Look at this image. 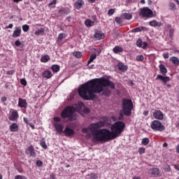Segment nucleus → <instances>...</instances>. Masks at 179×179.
<instances>
[{
  "instance_id": "1",
  "label": "nucleus",
  "mask_w": 179,
  "mask_h": 179,
  "mask_svg": "<svg viewBox=\"0 0 179 179\" xmlns=\"http://www.w3.org/2000/svg\"><path fill=\"white\" fill-rule=\"evenodd\" d=\"M106 86L113 90L115 89V84L108 79H92L78 88V94L84 100H93L94 93H101V92L103 96H110L111 90L106 88Z\"/></svg>"
},
{
  "instance_id": "2",
  "label": "nucleus",
  "mask_w": 179,
  "mask_h": 179,
  "mask_svg": "<svg viewBox=\"0 0 179 179\" xmlns=\"http://www.w3.org/2000/svg\"><path fill=\"white\" fill-rule=\"evenodd\" d=\"M85 108V103L83 102H78L77 105L66 106L61 113L62 118H68L69 121H75L76 118L73 115L76 111L80 113Z\"/></svg>"
},
{
  "instance_id": "3",
  "label": "nucleus",
  "mask_w": 179,
  "mask_h": 179,
  "mask_svg": "<svg viewBox=\"0 0 179 179\" xmlns=\"http://www.w3.org/2000/svg\"><path fill=\"white\" fill-rule=\"evenodd\" d=\"M122 106V110H120L118 118L120 121L124 120V115H126L127 117H131V115H132L134 103H132V100L131 99H123Z\"/></svg>"
},
{
  "instance_id": "4",
  "label": "nucleus",
  "mask_w": 179,
  "mask_h": 179,
  "mask_svg": "<svg viewBox=\"0 0 179 179\" xmlns=\"http://www.w3.org/2000/svg\"><path fill=\"white\" fill-rule=\"evenodd\" d=\"M94 141L97 142H108V141H113L115 139V136H113V132L107 129H99L94 134Z\"/></svg>"
},
{
  "instance_id": "5",
  "label": "nucleus",
  "mask_w": 179,
  "mask_h": 179,
  "mask_svg": "<svg viewBox=\"0 0 179 179\" xmlns=\"http://www.w3.org/2000/svg\"><path fill=\"white\" fill-rule=\"evenodd\" d=\"M124 128H125V123L122 122H116L113 124L111 127V132L113 136H115V139L122 134Z\"/></svg>"
},
{
  "instance_id": "6",
  "label": "nucleus",
  "mask_w": 179,
  "mask_h": 179,
  "mask_svg": "<svg viewBox=\"0 0 179 179\" xmlns=\"http://www.w3.org/2000/svg\"><path fill=\"white\" fill-rule=\"evenodd\" d=\"M106 125V123L104 122H99L96 123L91 124L88 127V129H90V132H91L94 139V135L97 133V131L100 129L102 127H104Z\"/></svg>"
},
{
  "instance_id": "7",
  "label": "nucleus",
  "mask_w": 179,
  "mask_h": 179,
  "mask_svg": "<svg viewBox=\"0 0 179 179\" xmlns=\"http://www.w3.org/2000/svg\"><path fill=\"white\" fill-rule=\"evenodd\" d=\"M150 127L153 131H158L159 132H163V131H166V127H164V125H163L159 120L152 121Z\"/></svg>"
},
{
  "instance_id": "8",
  "label": "nucleus",
  "mask_w": 179,
  "mask_h": 179,
  "mask_svg": "<svg viewBox=\"0 0 179 179\" xmlns=\"http://www.w3.org/2000/svg\"><path fill=\"white\" fill-rule=\"evenodd\" d=\"M140 16L148 18L153 17V11L148 7H143L140 9Z\"/></svg>"
},
{
  "instance_id": "9",
  "label": "nucleus",
  "mask_w": 179,
  "mask_h": 179,
  "mask_svg": "<svg viewBox=\"0 0 179 179\" xmlns=\"http://www.w3.org/2000/svg\"><path fill=\"white\" fill-rule=\"evenodd\" d=\"M152 115L156 120H163V113L160 110H153Z\"/></svg>"
},
{
  "instance_id": "10",
  "label": "nucleus",
  "mask_w": 179,
  "mask_h": 179,
  "mask_svg": "<svg viewBox=\"0 0 179 179\" xmlns=\"http://www.w3.org/2000/svg\"><path fill=\"white\" fill-rule=\"evenodd\" d=\"M161 80V82H163L164 85H166L167 82H170V77L169 76H163L160 74H158L156 80Z\"/></svg>"
},
{
  "instance_id": "11",
  "label": "nucleus",
  "mask_w": 179,
  "mask_h": 179,
  "mask_svg": "<svg viewBox=\"0 0 179 179\" xmlns=\"http://www.w3.org/2000/svg\"><path fill=\"white\" fill-rule=\"evenodd\" d=\"M94 37V38H96V40H103V38H104L106 36L101 31H99L98 30H96L95 31Z\"/></svg>"
},
{
  "instance_id": "12",
  "label": "nucleus",
  "mask_w": 179,
  "mask_h": 179,
  "mask_svg": "<svg viewBox=\"0 0 179 179\" xmlns=\"http://www.w3.org/2000/svg\"><path fill=\"white\" fill-rule=\"evenodd\" d=\"M55 128L56 131L58 132V134H62L64 131V125L62 124L59 123H55Z\"/></svg>"
},
{
  "instance_id": "13",
  "label": "nucleus",
  "mask_w": 179,
  "mask_h": 179,
  "mask_svg": "<svg viewBox=\"0 0 179 179\" xmlns=\"http://www.w3.org/2000/svg\"><path fill=\"white\" fill-rule=\"evenodd\" d=\"M19 107H21V108H26L27 107V101L26 99H23L22 98L19 99L18 102Z\"/></svg>"
},
{
  "instance_id": "14",
  "label": "nucleus",
  "mask_w": 179,
  "mask_h": 179,
  "mask_svg": "<svg viewBox=\"0 0 179 179\" xmlns=\"http://www.w3.org/2000/svg\"><path fill=\"white\" fill-rule=\"evenodd\" d=\"M64 134L66 135V136H72V135L75 134V132L73 131V129L66 127L64 131Z\"/></svg>"
},
{
  "instance_id": "15",
  "label": "nucleus",
  "mask_w": 179,
  "mask_h": 179,
  "mask_svg": "<svg viewBox=\"0 0 179 179\" xmlns=\"http://www.w3.org/2000/svg\"><path fill=\"white\" fill-rule=\"evenodd\" d=\"M27 155H30L33 157H36V152H34V148L32 145L28 147V149L26 150Z\"/></svg>"
},
{
  "instance_id": "16",
  "label": "nucleus",
  "mask_w": 179,
  "mask_h": 179,
  "mask_svg": "<svg viewBox=\"0 0 179 179\" xmlns=\"http://www.w3.org/2000/svg\"><path fill=\"white\" fill-rule=\"evenodd\" d=\"M153 177H160V170L158 168H154L150 170Z\"/></svg>"
},
{
  "instance_id": "17",
  "label": "nucleus",
  "mask_w": 179,
  "mask_h": 179,
  "mask_svg": "<svg viewBox=\"0 0 179 179\" xmlns=\"http://www.w3.org/2000/svg\"><path fill=\"white\" fill-rule=\"evenodd\" d=\"M85 5V2H83V0H77L74 4V6L76 9H80L82 6Z\"/></svg>"
},
{
  "instance_id": "18",
  "label": "nucleus",
  "mask_w": 179,
  "mask_h": 179,
  "mask_svg": "<svg viewBox=\"0 0 179 179\" xmlns=\"http://www.w3.org/2000/svg\"><path fill=\"white\" fill-rule=\"evenodd\" d=\"M20 34H22V29L20 27H17L13 31V37L14 38L20 37Z\"/></svg>"
},
{
  "instance_id": "19",
  "label": "nucleus",
  "mask_w": 179,
  "mask_h": 179,
  "mask_svg": "<svg viewBox=\"0 0 179 179\" xmlns=\"http://www.w3.org/2000/svg\"><path fill=\"white\" fill-rule=\"evenodd\" d=\"M19 115L17 114V113L16 111H13L8 118L10 121H16Z\"/></svg>"
},
{
  "instance_id": "20",
  "label": "nucleus",
  "mask_w": 179,
  "mask_h": 179,
  "mask_svg": "<svg viewBox=\"0 0 179 179\" xmlns=\"http://www.w3.org/2000/svg\"><path fill=\"white\" fill-rule=\"evenodd\" d=\"M117 68L122 72H127L128 71V67L121 62L117 64Z\"/></svg>"
},
{
  "instance_id": "21",
  "label": "nucleus",
  "mask_w": 179,
  "mask_h": 179,
  "mask_svg": "<svg viewBox=\"0 0 179 179\" xmlns=\"http://www.w3.org/2000/svg\"><path fill=\"white\" fill-rule=\"evenodd\" d=\"M150 26L152 27H160L162 26V23L159 22L156 20H152L149 22Z\"/></svg>"
},
{
  "instance_id": "22",
  "label": "nucleus",
  "mask_w": 179,
  "mask_h": 179,
  "mask_svg": "<svg viewBox=\"0 0 179 179\" xmlns=\"http://www.w3.org/2000/svg\"><path fill=\"white\" fill-rule=\"evenodd\" d=\"M159 68L162 75L166 76L167 73V68H166V66H164V64H160Z\"/></svg>"
},
{
  "instance_id": "23",
  "label": "nucleus",
  "mask_w": 179,
  "mask_h": 179,
  "mask_svg": "<svg viewBox=\"0 0 179 179\" xmlns=\"http://www.w3.org/2000/svg\"><path fill=\"white\" fill-rule=\"evenodd\" d=\"M43 77L46 78V79H50L52 77V73L51 71L47 70L43 73Z\"/></svg>"
},
{
  "instance_id": "24",
  "label": "nucleus",
  "mask_w": 179,
  "mask_h": 179,
  "mask_svg": "<svg viewBox=\"0 0 179 179\" xmlns=\"http://www.w3.org/2000/svg\"><path fill=\"white\" fill-rule=\"evenodd\" d=\"M19 126H17V124L16 123H13L10 126V130L11 131V132H17Z\"/></svg>"
},
{
  "instance_id": "25",
  "label": "nucleus",
  "mask_w": 179,
  "mask_h": 179,
  "mask_svg": "<svg viewBox=\"0 0 179 179\" xmlns=\"http://www.w3.org/2000/svg\"><path fill=\"white\" fill-rule=\"evenodd\" d=\"M96 58H97V55L96 54H92L90 57V59L88 60L87 65H90V64H92V62H93V61H94V59H96Z\"/></svg>"
},
{
  "instance_id": "26",
  "label": "nucleus",
  "mask_w": 179,
  "mask_h": 179,
  "mask_svg": "<svg viewBox=\"0 0 179 179\" xmlns=\"http://www.w3.org/2000/svg\"><path fill=\"white\" fill-rule=\"evenodd\" d=\"M122 17H124L127 20H131L132 19V15L131 13H124L122 15Z\"/></svg>"
},
{
  "instance_id": "27",
  "label": "nucleus",
  "mask_w": 179,
  "mask_h": 179,
  "mask_svg": "<svg viewBox=\"0 0 179 179\" xmlns=\"http://www.w3.org/2000/svg\"><path fill=\"white\" fill-rule=\"evenodd\" d=\"M113 52H115V54H118L119 52H122V48L120 47V46H115L113 49Z\"/></svg>"
},
{
  "instance_id": "28",
  "label": "nucleus",
  "mask_w": 179,
  "mask_h": 179,
  "mask_svg": "<svg viewBox=\"0 0 179 179\" xmlns=\"http://www.w3.org/2000/svg\"><path fill=\"white\" fill-rule=\"evenodd\" d=\"M171 62L174 64V65H179V59L177 57H172L171 58Z\"/></svg>"
},
{
  "instance_id": "29",
  "label": "nucleus",
  "mask_w": 179,
  "mask_h": 179,
  "mask_svg": "<svg viewBox=\"0 0 179 179\" xmlns=\"http://www.w3.org/2000/svg\"><path fill=\"white\" fill-rule=\"evenodd\" d=\"M85 26H87V27H92V26H93V24H94V22H93L90 20H86L85 22Z\"/></svg>"
},
{
  "instance_id": "30",
  "label": "nucleus",
  "mask_w": 179,
  "mask_h": 179,
  "mask_svg": "<svg viewBox=\"0 0 179 179\" xmlns=\"http://www.w3.org/2000/svg\"><path fill=\"white\" fill-rule=\"evenodd\" d=\"M51 69L53 72H59V66L57 65V64H54L52 66Z\"/></svg>"
},
{
  "instance_id": "31",
  "label": "nucleus",
  "mask_w": 179,
  "mask_h": 179,
  "mask_svg": "<svg viewBox=\"0 0 179 179\" xmlns=\"http://www.w3.org/2000/svg\"><path fill=\"white\" fill-rule=\"evenodd\" d=\"M41 62H48V61H50V56L48 55H45L43 56L41 59Z\"/></svg>"
},
{
  "instance_id": "32",
  "label": "nucleus",
  "mask_w": 179,
  "mask_h": 179,
  "mask_svg": "<svg viewBox=\"0 0 179 179\" xmlns=\"http://www.w3.org/2000/svg\"><path fill=\"white\" fill-rule=\"evenodd\" d=\"M164 170L166 173H170L171 172V167H170V165L166 164L165 165V166L164 167Z\"/></svg>"
},
{
  "instance_id": "33",
  "label": "nucleus",
  "mask_w": 179,
  "mask_h": 179,
  "mask_svg": "<svg viewBox=\"0 0 179 179\" xmlns=\"http://www.w3.org/2000/svg\"><path fill=\"white\" fill-rule=\"evenodd\" d=\"M73 55L76 58H82V53L80 52H73Z\"/></svg>"
},
{
  "instance_id": "34",
  "label": "nucleus",
  "mask_w": 179,
  "mask_h": 179,
  "mask_svg": "<svg viewBox=\"0 0 179 179\" xmlns=\"http://www.w3.org/2000/svg\"><path fill=\"white\" fill-rule=\"evenodd\" d=\"M150 141L148 138H144L142 139V145H143L144 146H146L147 145H148Z\"/></svg>"
},
{
  "instance_id": "35",
  "label": "nucleus",
  "mask_w": 179,
  "mask_h": 179,
  "mask_svg": "<svg viewBox=\"0 0 179 179\" xmlns=\"http://www.w3.org/2000/svg\"><path fill=\"white\" fill-rule=\"evenodd\" d=\"M40 145L43 149H47V144L45 143L44 138L41 141Z\"/></svg>"
},
{
  "instance_id": "36",
  "label": "nucleus",
  "mask_w": 179,
  "mask_h": 179,
  "mask_svg": "<svg viewBox=\"0 0 179 179\" xmlns=\"http://www.w3.org/2000/svg\"><path fill=\"white\" fill-rule=\"evenodd\" d=\"M169 9L170 10H176V3H169Z\"/></svg>"
},
{
  "instance_id": "37",
  "label": "nucleus",
  "mask_w": 179,
  "mask_h": 179,
  "mask_svg": "<svg viewBox=\"0 0 179 179\" xmlns=\"http://www.w3.org/2000/svg\"><path fill=\"white\" fill-rule=\"evenodd\" d=\"M45 31V29L44 28H41L37 30L36 34H44Z\"/></svg>"
},
{
  "instance_id": "38",
  "label": "nucleus",
  "mask_w": 179,
  "mask_h": 179,
  "mask_svg": "<svg viewBox=\"0 0 179 179\" xmlns=\"http://www.w3.org/2000/svg\"><path fill=\"white\" fill-rule=\"evenodd\" d=\"M29 29H30V27H29V25H27V24H24L23 26H22V30H23V31H29Z\"/></svg>"
},
{
  "instance_id": "39",
  "label": "nucleus",
  "mask_w": 179,
  "mask_h": 179,
  "mask_svg": "<svg viewBox=\"0 0 179 179\" xmlns=\"http://www.w3.org/2000/svg\"><path fill=\"white\" fill-rule=\"evenodd\" d=\"M65 38V36H64V34H59L57 38L58 41H62Z\"/></svg>"
},
{
  "instance_id": "40",
  "label": "nucleus",
  "mask_w": 179,
  "mask_h": 179,
  "mask_svg": "<svg viewBox=\"0 0 179 179\" xmlns=\"http://www.w3.org/2000/svg\"><path fill=\"white\" fill-rule=\"evenodd\" d=\"M143 41H142V39H138L137 41H136V45L137 47H139L140 48H141L142 47V45H143Z\"/></svg>"
},
{
  "instance_id": "41",
  "label": "nucleus",
  "mask_w": 179,
  "mask_h": 179,
  "mask_svg": "<svg viewBox=\"0 0 179 179\" xmlns=\"http://www.w3.org/2000/svg\"><path fill=\"white\" fill-rule=\"evenodd\" d=\"M115 21L116 22V23H117V24H121V23H122V20L120 17H117L115 19Z\"/></svg>"
},
{
  "instance_id": "42",
  "label": "nucleus",
  "mask_w": 179,
  "mask_h": 179,
  "mask_svg": "<svg viewBox=\"0 0 179 179\" xmlns=\"http://www.w3.org/2000/svg\"><path fill=\"white\" fill-rule=\"evenodd\" d=\"M21 85H23V86H26L27 85V81H26V79L22 78L20 80Z\"/></svg>"
},
{
  "instance_id": "43",
  "label": "nucleus",
  "mask_w": 179,
  "mask_h": 179,
  "mask_svg": "<svg viewBox=\"0 0 179 179\" xmlns=\"http://www.w3.org/2000/svg\"><path fill=\"white\" fill-rule=\"evenodd\" d=\"M138 32H141V27H137L131 30V33H138Z\"/></svg>"
},
{
  "instance_id": "44",
  "label": "nucleus",
  "mask_w": 179,
  "mask_h": 179,
  "mask_svg": "<svg viewBox=\"0 0 179 179\" xmlns=\"http://www.w3.org/2000/svg\"><path fill=\"white\" fill-rule=\"evenodd\" d=\"M15 179H27L25 176L17 175L15 176Z\"/></svg>"
},
{
  "instance_id": "45",
  "label": "nucleus",
  "mask_w": 179,
  "mask_h": 179,
  "mask_svg": "<svg viewBox=\"0 0 179 179\" xmlns=\"http://www.w3.org/2000/svg\"><path fill=\"white\" fill-rule=\"evenodd\" d=\"M90 177L91 179H97L99 178V177L97 176V174H94V173H91L90 175Z\"/></svg>"
},
{
  "instance_id": "46",
  "label": "nucleus",
  "mask_w": 179,
  "mask_h": 179,
  "mask_svg": "<svg viewBox=\"0 0 179 179\" xmlns=\"http://www.w3.org/2000/svg\"><path fill=\"white\" fill-rule=\"evenodd\" d=\"M83 113H85V114H89L90 113V109L88 108H83Z\"/></svg>"
},
{
  "instance_id": "47",
  "label": "nucleus",
  "mask_w": 179,
  "mask_h": 179,
  "mask_svg": "<svg viewBox=\"0 0 179 179\" xmlns=\"http://www.w3.org/2000/svg\"><path fill=\"white\" fill-rule=\"evenodd\" d=\"M55 5H57V0H52V1L48 4V6H55Z\"/></svg>"
},
{
  "instance_id": "48",
  "label": "nucleus",
  "mask_w": 179,
  "mask_h": 179,
  "mask_svg": "<svg viewBox=\"0 0 179 179\" xmlns=\"http://www.w3.org/2000/svg\"><path fill=\"white\" fill-rule=\"evenodd\" d=\"M145 148H140L138 149V152L140 155H143V153H145Z\"/></svg>"
},
{
  "instance_id": "49",
  "label": "nucleus",
  "mask_w": 179,
  "mask_h": 179,
  "mask_svg": "<svg viewBox=\"0 0 179 179\" xmlns=\"http://www.w3.org/2000/svg\"><path fill=\"white\" fill-rule=\"evenodd\" d=\"M115 12V10L114 9H110L108 10V15L109 16H113V15H114V13Z\"/></svg>"
},
{
  "instance_id": "50",
  "label": "nucleus",
  "mask_w": 179,
  "mask_h": 179,
  "mask_svg": "<svg viewBox=\"0 0 179 179\" xmlns=\"http://www.w3.org/2000/svg\"><path fill=\"white\" fill-rule=\"evenodd\" d=\"M89 131L90 132L89 127L82 129V132L84 134H87Z\"/></svg>"
},
{
  "instance_id": "51",
  "label": "nucleus",
  "mask_w": 179,
  "mask_h": 179,
  "mask_svg": "<svg viewBox=\"0 0 179 179\" xmlns=\"http://www.w3.org/2000/svg\"><path fill=\"white\" fill-rule=\"evenodd\" d=\"M143 59H144L143 55H138L136 57L137 61H143Z\"/></svg>"
},
{
  "instance_id": "52",
  "label": "nucleus",
  "mask_w": 179,
  "mask_h": 179,
  "mask_svg": "<svg viewBox=\"0 0 179 179\" xmlns=\"http://www.w3.org/2000/svg\"><path fill=\"white\" fill-rule=\"evenodd\" d=\"M15 45L16 47H20V45H22V42H20V41L17 40L15 42Z\"/></svg>"
},
{
  "instance_id": "53",
  "label": "nucleus",
  "mask_w": 179,
  "mask_h": 179,
  "mask_svg": "<svg viewBox=\"0 0 179 179\" xmlns=\"http://www.w3.org/2000/svg\"><path fill=\"white\" fill-rule=\"evenodd\" d=\"M36 166H38V167H41L43 166V162H41L40 160H37L36 161Z\"/></svg>"
},
{
  "instance_id": "54",
  "label": "nucleus",
  "mask_w": 179,
  "mask_h": 179,
  "mask_svg": "<svg viewBox=\"0 0 179 179\" xmlns=\"http://www.w3.org/2000/svg\"><path fill=\"white\" fill-rule=\"evenodd\" d=\"M174 34V29H171L169 31V37H171V38H173V34Z\"/></svg>"
},
{
  "instance_id": "55",
  "label": "nucleus",
  "mask_w": 179,
  "mask_h": 179,
  "mask_svg": "<svg viewBox=\"0 0 179 179\" xmlns=\"http://www.w3.org/2000/svg\"><path fill=\"white\" fill-rule=\"evenodd\" d=\"M53 120L55 122H61V117H56Z\"/></svg>"
},
{
  "instance_id": "56",
  "label": "nucleus",
  "mask_w": 179,
  "mask_h": 179,
  "mask_svg": "<svg viewBox=\"0 0 179 179\" xmlns=\"http://www.w3.org/2000/svg\"><path fill=\"white\" fill-rule=\"evenodd\" d=\"M163 57H164V58L165 59H168V58H169V52L164 53V54L163 55Z\"/></svg>"
},
{
  "instance_id": "57",
  "label": "nucleus",
  "mask_w": 179,
  "mask_h": 179,
  "mask_svg": "<svg viewBox=\"0 0 179 179\" xmlns=\"http://www.w3.org/2000/svg\"><path fill=\"white\" fill-rule=\"evenodd\" d=\"M140 29H141V31H148V28L145 27H140Z\"/></svg>"
},
{
  "instance_id": "58",
  "label": "nucleus",
  "mask_w": 179,
  "mask_h": 179,
  "mask_svg": "<svg viewBox=\"0 0 179 179\" xmlns=\"http://www.w3.org/2000/svg\"><path fill=\"white\" fill-rule=\"evenodd\" d=\"M146 47H148V43L143 42V45H142L141 48H146Z\"/></svg>"
},
{
  "instance_id": "59",
  "label": "nucleus",
  "mask_w": 179,
  "mask_h": 179,
  "mask_svg": "<svg viewBox=\"0 0 179 179\" xmlns=\"http://www.w3.org/2000/svg\"><path fill=\"white\" fill-rule=\"evenodd\" d=\"M13 73H15V71H7V74L8 75H13Z\"/></svg>"
},
{
  "instance_id": "60",
  "label": "nucleus",
  "mask_w": 179,
  "mask_h": 179,
  "mask_svg": "<svg viewBox=\"0 0 179 179\" xmlns=\"http://www.w3.org/2000/svg\"><path fill=\"white\" fill-rule=\"evenodd\" d=\"M13 27V24H10L8 26H7L6 27V29H12Z\"/></svg>"
},
{
  "instance_id": "61",
  "label": "nucleus",
  "mask_w": 179,
  "mask_h": 179,
  "mask_svg": "<svg viewBox=\"0 0 179 179\" xmlns=\"http://www.w3.org/2000/svg\"><path fill=\"white\" fill-rule=\"evenodd\" d=\"M59 13H65V10L64 9L59 10Z\"/></svg>"
},
{
  "instance_id": "62",
  "label": "nucleus",
  "mask_w": 179,
  "mask_h": 179,
  "mask_svg": "<svg viewBox=\"0 0 179 179\" xmlns=\"http://www.w3.org/2000/svg\"><path fill=\"white\" fill-rule=\"evenodd\" d=\"M24 121L25 123L29 124V119H27V117H24Z\"/></svg>"
},
{
  "instance_id": "63",
  "label": "nucleus",
  "mask_w": 179,
  "mask_h": 179,
  "mask_svg": "<svg viewBox=\"0 0 179 179\" xmlns=\"http://www.w3.org/2000/svg\"><path fill=\"white\" fill-rule=\"evenodd\" d=\"M174 167L176 170H178V171H179V165H174Z\"/></svg>"
},
{
  "instance_id": "64",
  "label": "nucleus",
  "mask_w": 179,
  "mask_h": 179,
  "mask_svg": "<svg viewBox=\"0 0 179 179\" xmlns=\"http://www.w3.org/2000/svg\"><path fill=\"white\" fill-rule=\"evenodd\" d=\"M1 101H3V102L6 101V97L5 96L1 97Z\"/></svg>"
}]
</instances>
